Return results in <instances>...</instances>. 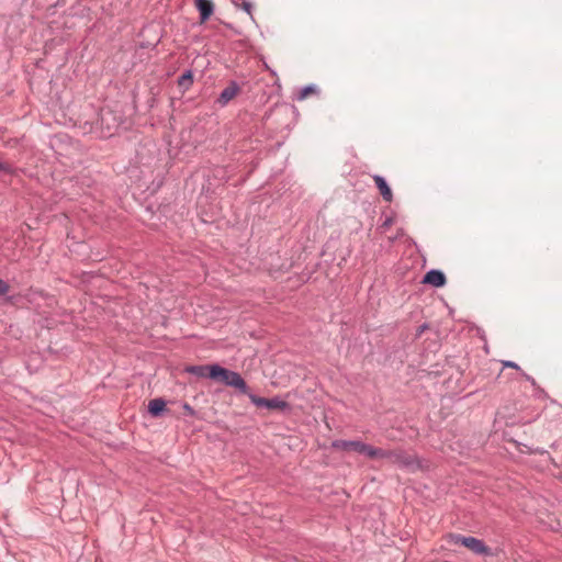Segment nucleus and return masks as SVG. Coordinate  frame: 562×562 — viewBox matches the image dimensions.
Masks as SVG:
<instances>
[{"label": "nucleus", "mask_w": 562, "mask_h": 562, "mask_svg": "<svg viewBox=\"0 0 562 562\" xmlns=\"http://www.w3.org/2000/svg\"><path fill=\"white\" fill-rule=\"evenodd\" d=\"M331 447L336 450L353 451L358 454L364 456L368 459H382L387 454L386 450L375 448L367 445L361 440H334Z\"/></svg>", "instance_id": "obj_1"}, {"label": "nucleus", "mask_w": 562, "mask_h": 562, "mask_svg": "<svg viewBox=\"0 0 562 562\" xmlns=\"http://www.w3.org/2000/svg\"><path fill=\"white\" fill-rule=\"evenodd\" d=\"M214 381L221 382L225 385L234 386L244 390V379L236 372L229 371L221 366L216 364L215 372H213Z\"/></svg>", "instance_id": "obj_2"}, {"label": "nucleus", "mask_w": 562, "mask_h": 562, "mask_svg": "<svg viewBox=\"0 0 562 562\" xmlns=\"http://www.w3.org/2000/svg\"><path fill=\"white\" fill-rule=\"evenodd\" d=\"M386 452H387V454L385 456V458L390 459L392 461V463H394L401 468L415 470L420 467L419 461L413 454H408V453H405L402 451H386ZM382 459H384V457Z\"/></svg>", "instance_id": "obj_3"}, {"label": "nucleus", "mask_w": 562, "mask_h": 562, "mask_svg": "<svg viewBox=\"0 0 562 562\" xmlns=\"http://www.w3.org/2000/svg\"><path fill=\"white\" fill-rule=\"evenodd\" d=\"M249 397H250L251 402L258 407H263V408L271 409V411H282V412L288 411L290 408V405L279 396H274L271 398H265V397L250 395Z\"/></svg>", "instance_id": "obj_4"}, {"label": "nucleus", "mask_w": 562, "mask_h": 562, "mask_svg": "<svg viewBox=\"0 0 562 562\" xmlns=\"http://www.w3.org/2000/svg\"><path fill=\"white\" fill-rule=\"evenodd\" d=\"M456 543L464 546L465 548H468L469 550L476 554H490V549L484 544V542L474 537L457 536Z\"/></svg>", "instance_id": "obj_5"}, {"label": "nucleus", "mask_w": 562, "mask_h": 562, "mask_svg": "<svg viewBox=\"0 0 562 562\" xmlns=\"http://www.w3.org/2000/svg\"><path fill=\"white\" fill-rule=\"evenodd\" d=\"M423 282L439 288L445 285L446 277L441 271L434 269L425 274Z\"/></svg>", "instance_id": "obj_6"}, {"label": "nucleus", "mask_w": 562, "mask_h": 562, "mask_svg": "<svg viewBox=\"0 0 562 562\" xmlns=\"http://www.w3.org/2000/svg\"><path fill=\"white\" fill-rule=\"evenodd\" d=\"M215 368L216 364L192 366L189 367L187 371L196 376L213 379V372H215Z\"/></svg>", "instance_id": "obj_7"}, {"label": "nucleus", "mask_w": 562, "mask_h": 562, "mask_svg": "<svg viewBox=\"0 0 562 562\" xmlns=\"http://www.w3.org/2000/svg\"><path fill=\"white\" fill-rule=\"evenodd\" d=\"M195 5L201 15V22L210 19L214 11V4L211 0H196Z\"/></svg>", "instance_id": "obj_8"}, {"label": "nucleus", "mask_w": 562, "mask_h": 562, "mask_svg": "<svg viewBox=\"0 0 562 562\" xmlns=\"http://www.w3.org/2000/svg\"><path fill=\"white\" fill-rule=\"evenodd\" d=\"M239 90H240L239 87L235 82L229 83V86H227L222 91V93L218 98V102L222 105H226L231 100H233L237 95Z\"/></svg>", "instance_id": "obj_9"}, {"label": "nucleus", "mask_w": 562, "mask_h": 562, "mask_svg": "<svg viewBox=\"0 0 562 562\" xmlns=\"http://www.w3.org/2000/svg\"><path fill=\"white\" fill-rule=\"evenodd\" d=\"M373 180H374L381 195L383 196V199L386 202H391L393 199V194H392V191H391L389 184L386 183L385 179L382 176L375 175L373 177Z\"/></svg>", "instance_id": "obj_10"}, {"label": "nucleus", "mask_w": 562, "mask_h": 562, "mask_svg": "<svg viewBox=\"0 0 562 562\" xmlns=\"http://www.w3.org/2000/svg\"><path fill=\"white\" fill-rule=\"evenodd\" d=\"M166 408V402L162 398H154L148 403V412L154 416H159Z\"/></svg>", "instance_id": "obj_11"}, {"label": "nucleus", "mask_w": 562, "mask_h": 562, "mask_svg": "<svg viewBox=\"0 0 562 562\" xmlns=\"http://www.w3.org/2000/svg\"><path fill=\"white\" fill-rule=\"evenodd\" d=\"M193 83V76L191 71L184 72L179 79H178V86L183 90L187 91L190 89V87Z\"/></svg>", "instance_id": "obj_12"}, {"label": "nucleus", "mask_w": 562, "mask_h": 562, "mask_svg": "<svg viewBox=\"0 0 562 562\" xmlns=\"http://www.w3.org/2000/svg\"><path fill=\"white\" fill-rule=\"evenodd\" d=\"M314 91H315V87L314 86H306V87H304L301 90L297 99L299 100H304L311 92H314Z\"/></svg>", "instance_id": "obj_13"}, {"label": "nucleus", "mask_w": 562, "mask_h": 562, "mask_svg": "<svg viewBox=\"0 0 562 562\" xmlns=\"http://www.w3.org/2000/svg\"><path fill=\"white\" fill-rule=\"evenodd\" d=\"M10 291V285L4 280L0 279V295H5Z\"/></svg>", "instance_id": "obj_14"}, {"label": "nucleus", "mask_w": 562, "mask_h": 562, "mask_svg": "<svg viewBox=\"0 0 562 562\" xmlns=\"http://www.w3.org/2000/svg\"><path fill=\"white\" fill-rule=\"evenodd\" d=\"M182 408H183V413L186 415H189V416L194 415V409L189 404H183Z\"/></svg>", "instance_id": "obj_15"}, {"label": "nucleus", "mask_w": 562, "mask_h": 562, "mask_svg": "<svg viewBox=\"0 0 562 562\" xmlns=\"http://www.w3.org/2000/svg\"><path fill=\"white\" fill-rule=\"evenodd\" d=\"M232 2L237 8L246 9V0H232Z\"/></svg>", "instance_id": "obj_16"}, {"label": "nucleus", "mask_w": 562, "mask_h": 562, "mask_svg": "<svg viewBox=\"0 0 562 562\" xmlns=\"http://www.w3.org/2000/svg\"><path fill=\"white\" fill-rule=\"evenodd\" d=\"M504 367L519 369L518 364L513 361H504Z\"/></svg>", "instance_id": "obj_17"}, {"label": "nucleus", "mask_w": 562, "mask_h": 562, "mask_svg": "<svg viewBox=\"0 0 562 562\" xmlns=\"http://www.w3.org/2000/svg\"><path fill=\"white\" fill-rule=\"evenodd\" d=\"M0 171L9 172L10 166L0 161Z\"/></svg>", "instance_id": "obj_18"}, {"label": "nucleus", "mask_w": 562, "mask_h": 562, "mask_svg": "<svg viewBox=\"0 0 562 562\" xmlns=\"http://www.w3.org/2000/svg\"><path fill=\"white\" fill-rule=\"evenodd\" d=\"M541 453H542V456L549 458V454L546 451H542Z\"/></svg>", "instance_id": "obj_19"}, {"label": "nucleus", "mask_w": 562, "mask_h": 562, "mask_svg": "<svg viewBox=\"0 0 562 562\" xmlns=\"http://www.w3.org/2000/svg\"><path fill=\"white\" fill-rule=\"evenodd\" d=\"M426 328V325H422L420 331H423Z\"/></svg>", "instance_id": "obj_20"}, {"label": "nucleus", "mask_w": 562, "mask_h": 562, "mask_svg": "<svg viewBox=\"0 0 562 562\" xmlns=\"http://www.w3.org/2000/svg\"><path fill=\"white\" fill-rule=\"evenodd\" d=\"M247 12H248V14L250 13V4L249 3H248Z\"/></svg>", "instance_id": "obj_21"}]
</instances>
